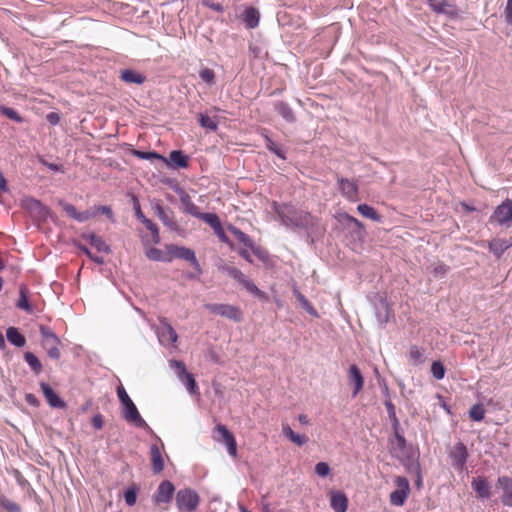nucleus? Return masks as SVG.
<instances>
[{
	"label": "nucleus",
	"instance_id": "16",
	"mask_svg": "<svg viewBox=\"0 0 512 512\" xmlns=\"http://www.w3.org/2000/svg\"><path fill=\"white\" fill-rule=\"evenodd\" d=\"M375 316L381 326H384L392 315V310L386 299L380 297L375 303Z\"/></svg>",
	"mask_w": 512,
	"mask_h": 512
},
{
	"label": "nucleus",
	"instance_id": "64",
	"mask_svg": "<svg viewBox=\"0 0 512 512\" xmlns=\"http://www.w3.org/2000/svg\"><path fill=\"white\" fill-rule=\"evenodd\" d=\"M289 440L298 446H302L308 442V437L294 432L293 436H291Z\"/></svg>",
	"mask_w": 512,
	"mask_h": 512
},
{
	"label": "nucleus",
	"instance_id": "1",
	"mask_svg": "<svg viewBox=\"0 0 512 512\" xmlns=\"http://www.w3.org/2000/svg\"><path fill=\"white\" fill-rule=\"evenodd\" d=\"M273 211L284 226L305 230L311 243H314L315 238L322 236L325 232V228L319 223L318 218L309 212L296 209L292 205L274 202Z\"/></svg>",
	"mask_w": 512,
	"mask_h": 512
},
{
	"label": "nucleus",
	"instance_id": "28",
	"mask_svg": "<svg viewBox=\"0 0 512 512\" xmlns=\"http://www.w3.org/2000/svg\"><path fill=\"white\" fill-rule=\"evenodd\" d=\"M471 486L478 497L488 499L490 497V486L484 477L478 476L472 480Z\"/></svg>",
	"mask_w": 512,
	"mask_h": 512
},
{
	"label": "nucleus",
	"instance_id": "12",
	"mask_svg": "<svg viewBox=\"0 0 512 512\" xmlns=\"http://www.w3.org/2000/svg\"><path fill=\"white\" fill-rule=\"evenodd\" d=\"M337 220L348 229L355 238L362 239L365 236L364 225L355 217L347 214L340 213L337 216Z\"/></svg>",
	"mask_w": 512,
	"mask_h": 512
},
{
	"label": "nucleus",
	"instance_id": "13",
	"mask_svg": "<svg viewBox=\"0 0 512 512\" xmlns=\"http://www.w3.org/2000/svg\"><path fill=\"white\" fill-rule=\"evenodd\" d=\"M427 4L430 7V9L437 14H444L449 18H455L458 16L457 7L454 4L450 3L448 0H428Z\"/></svg>",
	"mask_w": 512,
	"mask_h": 512
},
{
	"label": "nucleus",
	"instance_id": "33",
	"mask_svg": "<svg viewBox=\"0 0 512 512\" xmlns=\"http://www.w3.org/2000/svg\"><path fill=\"white\" fill-rule=\"evenodd\" d=\"M512 246V243H508L505 239H494L489 243L490 251L497 257L500 258L503 253Z\"/></svg>",
	"mask_w": 512,
	"mask_h": 512
},
{
	"label": "nucleus",
	"instance_id": "21",
	"mask_svg": "<svg viewBox=\"0 0 512 512\" xmlns=\"http://www.w3.org/2000/svg\"><path fill=\"white\" fill-rule=\"evenodd\" d=\"M40 388L51 407L64 408L66 406V403L57 395L49 384L41 382Z\"/></svg>",
	"mask_w": 512,
	"mask_h": 512
},
{
	"label": "nucleus",
	"instance_id": "52",
	"mask_svg": "<svg viewBox=\"0 0 512 512\" xmlns=\"http://www.w3.org/2000/svg\"><path fill=\"white\" fill-rule=\"evenodd\" d=\"M137 487L131 486L124 493V499L128 506H134L137 501Z\"/></svg>",
	"mask_w": 512,
	"mask_h": 512
},
{
	"label": "nucleus",
	"instance_id": "29",
	"mask_svg": "<svg viewBox=\"0 0 512 512\" xmlns=\"http://www.w3.org/2000/svg\"><path fill=\"white\" fill-rule=\"evenodd\" d=\"M82 238L89 241L90 244L97 249L98 252L110 253V246L105 243L102 237L96 235L95 233H84Z\"/></svg>",
	"mask_w": 512,
	"mask_h": 512
},
{
	"label": "nucleus",
	"instance_id": "53",
	"mask_svg": "<svg viewBox=\"0 0 512 512\" xmlns=\"http://www.w3.org/2000/svg\"><path fill=\"white\" fill-rule=\"evenodd\" d=\"M143 224L151 232L154 243H160V235L157 225L153 223L150 219H145Z\"/></svg>",
	"mask_w": 512,
	"mask_h": 512
},
{
	"label": "nucleus",
	"instance_id": "19",
	"mask_svg": "<svg viewBox=\"0 0 512 512\" xmlns=\"http://www.w3.org/2000/svg\"><path fill=\"white\" fill-rule=\"evenodd\" d=\"M497 484L503 490V494L501 496L502 504L512 508V478L508 476H500L497 480Z\"/></svg>",
	"mask_w": 512,
	"mask_h": 512
},
{
	"label": "nucleus",
	"instance_id": "30",
	"mask_svg": "<svg viewBox=\"0 0 512 512\" xmlns=\"http://www.w3.org/2000/svg\"><path fill=\"white\" fill-rule=\"evenodd\" d=\"M120 78L122 81L129 84L141 85L145 81V76L132 69H125L121 71Z\"/></svg>",
	"mask_w": 512,
	"mask_h": 512
},
{
	"label": "nucleus",
	"instance_id": "15",
	"mask_svg": "<svg viewBox=\"0 0 512 512\" xmlns=\"http://www.w3.org/2000/svg\"><path fill=\"white\" fill-rule=\"evenodd\" d=\"M337 184L342 195L348 200L354 202L358 199V185L355 181L341 177L337 179Z\"/></svg>",
	"mask_w": 512,
	"mask_h": 512
},
{
	"label": "nucleus",
	"instance_id": "8",
	"mask_svg": "<svg viewBox=\"0 0 512 512\" xmlns=\"http://www.w3.org/2000/svg\"><path fill=\"white\" fill-rule=\"evenodd\" d=\"M448 456L456 470L463 471L466 468L469 453L463 442L459 441L449 448Z\"/></svg>",
	"mask_w": 512,
	"mask_h": 512
},
{
	"label": "nucleus",
	"instance_id": "48",
	"mask_svg": "<svg viewBox=\"0 0 512 512\" xmlns=\"http://www.w3.org/2000/svg\"><path fill=\"white\" fill-rule=\"evenodd\" d=\"M485 415V409L481 404L473 405L469 410V416L473 421L483 420Z\"/></svg>",
	"mask_w": 512,
	"mask_h": 512
},
{
	"label": "nucleus",
	"instance_id": "9",
	"mask_svg": "<svg viewBox=\"0 0 512 512\" xmlns=\"http://www.w3.org/2000/svg\"><path fill=\"white\" fill-rule=\"evenodd\" d=\"M156 333L159 342L164 346L172 347L177 342L178 335L166 318L160 319Z\"/></svg>",
	"mask_w": 512,
	"mask_h": 512
},
{
	"label": "nucleus",
	"instance_id": "35",
	"mask_svg": "<svg viewBox=\"0 0 512 512\" xmlns=\"http://www.w3.org/2000/svg\"><path fill=\"white\" fill-rule=\"evenodd\" d=\"M16 306L27 313L33 311L32 305L28 301V289L25 285H21L19 288V299Z\"/></svg>",
	"mask_w": 512,
	"mask_h": 512
},
{
	"label": "nucleus",
	"instance_id": "57",
	"mask_svg": "<svg viewBox=\"0 0 512 512\" xmlns=\"http://www.w3.org/2000/svg\"><path fill=\"white\" fill-rule=\"evenodd\" d=\"M330 467L326 462H319L315 465V473L320 477H326L330 474Z\"/></svg>",
	"mask_w": 512,
	"mask_h": 512
},
{
	"label": "nucleus",
	"instance_id": "24",
	"mask_svg": "<svg viewBox=\"0 0 512 512\" xmlns=\"http://www.w3.org/2000/svg\"><path fill=\"white\" fill-rule=\"evenodd\" d=\"M176 192L179 195L183 211L196 218L200 212L198 207L192 202L190 195L181 188H178Z\"/></svg>",
	"mask_w": 512,
	"mask_h": 512
},
{
	"label": "nucleus",
	"instance_id": "45",
	"mask_svg": "<svg viewBox=\"0 0 512 512\" xmlns=\"http://www.w3.org/2000/svg\"><path fill=\"white\" fill-rule=\"evenodd\" d=\"M199 124L202 128L208 129L210 131H216L218 129V123L203 113L199 114Z\"/></svg>",
	"mask_w": 512,
	"mask_h": 512
},
{
	"label": "nucleus",
	"instance_id": "2",
	"mask_svg": "<svg viewBox=\"0 0 512 512\" xmlns=\"http://www.w3.org/2000/svg\"><path fill=\"white\" fill-rule=\"evenodd\" d=\"M117 395H118L120 403L123 406V411H122L123 418L127 422L134 424L138 428L150 430L149 425L141 417L136 405L131 400V398L129 397L126 390L123 388V386H120L117 388Z\"/></svg>",
	"mask_w": 512,
	"mask_h": 512
},
{
	"label": "nucleus",
	"instance_id": "61",
	"mask_svg": "<svg viewBox=\"0 0 512 512\" xmlns=\"http://www.w3.org/2000/svg\"><path fill=\"white\" fill-rule=\"evenodd\" d=\"M94 212H96V215H97L98 213L104 214V215H106V216H107V217H108L112 222H114V221H115V219H114V214H113L112 209L110 208V206H106V205H104V206H97V207H95Z\"/></svg>",
	"mask_w": 512,
	"mask_h": 512
},
{
	"label": "nucleus",
	"instance_id": "59",
	"mask_svg": "<svg viewBox=\"0 0 512 512\" xmlns=\"http://www.w3.org/2000/svg\"><path fill=\"white\" fill-rule=\"evenodd\" d=\"M250 249L252 250L253 254L258 257L261 261H266L269 257V254L268 252L261 248L260 246H255L254 244L252 245V247H250Z\"/></svg>",
	"mask_w": 512,
	"mask_h": 512
},
{
	"label": "nucleus",
	"instance_id": "58",
	"mask_svg": "<svg viewBox=\"0 0 512 512\" xmlns=\"http://www.w3.org/2000/svg\"><path fill=\"white\" fill-rule=\"evenodd\" d=\"M39 332L42 340L52 339L54 341L56 334L46 325H40Z\"/></svg>",
	"mask_w": 512,
	"mask_h": 512
},
{
	"label": "nucleus",
	"instance_id": "23",
	"mask_svg": "<svg viewBox=\"0 0 512 512\" xmlns=\"http://www.w3.org/2000/svg\"><path fill=\"white\" fill-rule=\"evenodd\" d=\"M216 430L218 431L224 443L226 444L229 455L236 456L237 445L232 433L226 428V426L222 424H218L216 426Z\"/></svg>",
	"mask_w": 512,
	"mask_h": 512
},
{
	"label": "nucleus",
	"instance_id": "10",
	"mask_svg": "<svg viewBox=\"0 0 512 512\" xmlns=\"http://www.w3.org/2000/svg\"><path fill=\"white\" fill-rule=\"evenodd\" d=\"M205 308L211 313L228 318L235 322L242 320V312L239 307L229 304H206Z\"/></svg>",
	"mask_w": 512,
	"mask_h": 512
},
{
	"label": "nucleus",
	"instance_id": "54",
	"mask_svg": "<svg viewBox=\"0 0 512 512\" xmlns=\"http://www.w3.org/2000/svg\"><path fill=\"white\" fill-rule=\"evenodd\" d=\"M0 113L5 115L9 119L14 120L19 123L22 122V120H23L22 117L18 114V112L10 107L0 106Z\"/></svg>",
	"mask_w": 512,
	"mask_h": 512
},
{
	"label": "nucleus",
	"instance_id": "22",
	"mask_svg": "<svg viewBox=\"0 0 512 512\" xmlns=\"http://www.w3.org/2000/svg\"><path fill=\"white\" fill-rule=\"evenodd\" d=\"M207 223L215 233L224 240L226 238L219 217L214 213H202L200 212L197 217Z\"/></svg>",
	"mask_w": 512,
	"mask_h": 512
},
{
	"label": "nucleus",
	"instance_id": "38",
	"mask_svg": "<svg viewBox=\"0 0 512 512\" xmlns=\"http://www.w3.org/2000/svg\"><path fill=\"white\" fill-rule=\"evenodd\" d=\"M169 158L173 162L175 167H177V168H187L188 167V156L185 155L180 150L171 151Z\"/></svg>",
	"mask_w": 512,
	"mask_h": 512
},
{
	"label": "nucleus",
	"instance_id": "41",
	"mask_svg": "<svg viewBox=\"0 0 512 512\" xmlns=\"http://www.w3.org/2000/svg\"><path fill=\"white\" fill-rule=\"evenodd\" d=\"M409 361L413 365L422 364L424 362L423 350H421L418 346H411L409 351Z\"/></svg>",
	"mask_w": 512,
	"mask_h": 512
},
{
	"label": "nucleus",
	"instance_id": "39",
	"mask_svg": "<svg viewBox=\"0 0 512 512\" xmlns=\"http://www.w3.org/2000/svg\"><path fill=\"white\" fill-rule=\"evenodd\" d=\"M146 257L152 261L171 262L172 256H168V252L164 254L160 249L151 247L146 250Z\"/></svg>",
	"mask_w": 512,
	"mask_h": 512
},
{
	"label": "nucleus",
	"instance_id": "44",
	"mask_svg": "<svg viewBox=\"0 0 512 512\" xmlns=\"http://www.w3.org/2000/svg\"><path fill=\"white\" fill-rule=\"evenodd\" d=\"M408 492H405L403 490H394L391 494H390V502L392 505H395V506H402L407 497H408Z\"/></svg>",
	"mask_w": 512,
	"mask_h": 512
},
{
	"label": "nucleus",
	"instance_id": "47",
	"mask_svg": "<svg viewBox=\"0 0 512 512\" xmlns=\"http://www.w3.org/2000/svg\"><path fill=\"white\" fill-rule=\"evenodd\" d=\"M384 405L386 407L388 417L392 422L393 428L394 429L399 428V421L396 416L394 404L391 402V400L388 399V400H385Z\"/></svg>",
	"mask_w": 512,
	"mask_h": 512
},
{
	"label": "nucleus",
	"instance_id": "14",
	"mask_svg": "<svg viewBox=\"0 0 512 512\" xmlns=\"http://www.w3.org/2000/svg\"><path fill=\"white\" fill-rule=\"evenodd\" d=\"M152 209L162 223L172 231H177L179 226L174 220V213L171 210H165L159 202L152 204Z\"/></svg>",
	"mask_w": 512,
	"mask_h": 512
},
{
	"label": "nucleus",
	"instance_id": "50",
	"mask_svg": "<svg viewBox=\"0 0 512 512\" xmlns=\"http://www.w3.org/2000/svg\"><path fill=\"white\" fill-rule=\"evenodd\" d=\"M134 155L139 159H145V160L159 159L162 161H166L165 157L161 156L160 154H158L157 152H154V151L145 152V151L135 150Z\"/></svg>",
	"mask_w": 512,
	"mask_h": 512
},
{
	"label": "nucleus",
	"instance_id": "32",
	"mask_svg": "<svg viewBox=\"0 0 512 512\" xmlns=\"http://www.w3.org/2000/svg\"><path fill=\"white\" fill-rule=\"evenodd\" d=\"M7 340L16 347H24L26 344L25 337L19 332V330L15 327H9L6 330Z\"/></svg>",
	"mask_w": 512,
	"mask_h": 512
},
{
	"label": "nucleus",
	"instance_id": "62",
	"mask_svg": "<svg viewBox=\"0 0 512 512\" xmlns=\"http://www.w3.org/2000/svg\"><path fill=\"white\" fill-rule=\"evenodd\" d=\"M95 216H96V212H94L92 210H86V211H83V212H78L76 221L80 222V223H83V222H86V221H88L89 219H91V218H93Z\"/></svg>",
	"mask_w": 512,
	"mask_h": 512
},
{
	"label": "nucleus",
	"instance_id": "11",
	"mask_svg": "<svg viewBox=\"0 0 512 512\" xmlns=\"http://www.w3.org/2000/svg\"><path fill=\"white\" fill-rule=\"evenodd\" d=\"M394 431V438L389 440L390 452L393 457L403 461L405 458H409L410 449L405 437L399 433V428L394 429Z\"/></svg>",
	"mask_w": 512,
	"mask_h": 512
},
{
	"label": "nucleus",
	"instance_id": "3",
	"mask_svg": "<svg viewBox=\"0 0 512 512\" xmlns=\"http://www.w3.org/2000/svg\"><path fill=\"white\" fill-rule=\"evenodd\" d=\"M175 500L180 512H193L199 506L200 497L195 490L184 488L177 491Z\"/></svg>",
	"mask_w": 512,
	"mask_h": 512
},
{
	"label": "nucleus",
	"instance_id": "43",
	"mask_svg": "<svg viewBox=\"0 0 512 512\" xmlns=\"http://www.w3.org/2000/svg\"><path fill=\"white\" fill-rule=\"evenodd\" d=\"M230 231L235 236V238L239 242L243 243L247 248L252 247V245L254 244L253 240L246 233L241 231L240 229H238L236 227H231Z\"/></svg>",
	"mask_w": 512,
	"mask_h": 512
},
{
	"label": "nucleus",
	"instance_id": "25",
	"mask_svg": "<svg viewBox=\"0 0 512 512\" xmlns=\"http://www.w3.org/2000/svg\"><path fill=\"white\" fill-rule=\"evenodd\" d=\"M150 458L152 463V471L155 474H159L164 469V459L160 448L157 444H152L150 447Z\"/></svg>",
	"mask_w": 512,
	"mask_h": 512
},
{
	"label": "nucleus",
	"instance_id": "7",
	"mask_svg": "<svg viewBox=\"0 0 512 512\" xmlns=\"http://www.w3.org/2000/svg\"><path fill=\"white\" fill-rule=\"evenodd\" d=\"M170 366L175 369L179 380L185 385L188 392L192 395L198 393V385L194 379L193 374L186 370L185 364L181 361L173 360L170 362Z\"/></svg>",
	"mask_w": 512,
	"mask_h": 512
},
{
	"label": "nucleus",
	"instance_id": "26",
	"mask_svg": "<svg viewBox=\"0 0 512 512\" xmlns=\"http://www.w3.org/2000/svg\"><path fill=\"white\" fill-rule=\"evenodd\" d=\"M275 111L287 122V123H295L296 115L293 109L287 102L277 101L274 103Z\"/></svg>",
	"mask_w": 512,
	"mask_h": 512
},
{
	"label": "nucleus",
	"instance_id": "27",
	"mask_svg": "<svg viewBox=\"0 0 512 512\" xmlns=\"http://www.w3.org/2000/svg\"><path fill=\"white\" fill-rule=\"evenodd\" d=\"M330 505L335 512H346L348 507V499L344 493L332 491Z\"/></svg>",
	"mask_w": 512,
	"mask_h": 512
},
{
	"label": "nucleus",
	"instance_id": "17",
	"mask_svg": "<svg viewBox=\"0 0 512 512\" xmlns=\"http://www.w3.org/2000/svg\"><path fill=\"white\" fill-rule=\"evenodd\" d=\"M248 293H250L253 297L259 299L262 302H267L269 300V296L264 291L260 290L255 283L248 278L245 274L238 281Z\"/></svg>",
	"mask_w": 512,
	"mask_h": 512
},
{
	"label": "nucleus",
	"instance_id": "49",
	"mask_svg": "<svg viewBox=\"0 0 512 512\" xmlns=\"http://www.w3.org/2000/svg\"><path fill=\"white\" fill-rule=\"evenodd\" d=\"M431 373L437 380H441L445 376V367L442 362L434 361L431 365Z\"/></svg>",
	"mask_w": 512,
	"mask_h": 512
},
{
	"label": "nucleus",
	"instance_id": "18",
	"mask_svg": "<svg viewBox=\"0 0 512 512\" xmlns=\"http://www.w3.org/2000/svg\"><path fill=\"white\" fill-rule=\"evenodd\" d=\"M349 383L354 386L352 396L355 397L363 388L364 378L357 365L352 364L348 371Z\"/></svg>",
	"mask_w": 512,
	"mask_h": 512
},
{
	"label": "nucleus",
	"instance_id": "4",
	"mask_svg": "<svg viewBox=\"0 0 512 512\" xmlns=\"http://www.w3.org/2000/svg\"><path fill=\"white\" fill-rule=\"evenodd\" d=\"M174 494V484L169 480H163L152 495V502L154 505L162 507L164 510H166L167 505L172 502Z\"/></svg>",
	"mask_w": 512,
	"mask_h": 512
},
{
	"label": "nucleus",
	"instance_id": "20",
	"mask_svg": "<svg viewBox=\"0 0 512 512\" xmlns=\"http://www.w3.org/2000/svg\"><path fill=\"white\" fill-rule=\"evenodd\" d=\"M22 206L31 214L38 217H45L48 213V209L44 206L41 201L28 197L23 200Z\"/></svg>",
	"mask_w": 512,
	"mask_h": 512
},
{
	"label": "nucleus",
	"instance_id": "6",
	"mask_svg": "<svg viewBox=\"0 0 512 512\" xmlns=\"http://www.w3.org/2000/svg\"><path fill=\"white\" fill-rule=\"evenodd\" d=\"M489 221L491 223L495 222L500 226L510 227L512 223V200L507 198L498 205L490 216Z\"/></svg>",
	"mask_w": 512,
	"mask_h": 512
},
{
	"label": "nucleus",
	"instance_id": "42",
	"mask_svg": "<svg viewBox=\"0 0 512 512\" xmlns=\"http://www.w3.org/2000/svg\"><path fill=\"white\" fill-rule=\"evenodd\" d=\"M264 139H265V147L267 150L274 153L282 160L286 159L284 151L281 148H279L277 146V144L268 135H265Z\"/></svg>",
	"mask_w": 512,
	"mask_h": 512
},
{
	"label": "nucleus",
	"instance_id": "63",
	"mask_svg": "<svg viewBox=\"0 0 512 512\" xmlns=\"http://www.w3.org/2000/svg\"><path fill=\"white\" fill-rule=\"evenodd\" d=\"M505 22L512 25V0H507V4L503 13Z\"/></svg>",
	"mask_w": 512,
	"mask_h": 512
},
{
	"label": "nucleus",
	"instance_id": "5",
	"mask_svg": "<svg viewBox=\"0 0 512 512\" xmlns=\"http://www.w3.org/2000/svg\"><path fill=\"white\" fill-rule=\"evenodd\" d=\"M166 250L168 252V256H172V259L179 258L186 260L191 263L198 274H202V268L196 258L195 252L192 249L171 244L166 246Z\"/></svg>",
	"mask_w": 512,
	"mask_h": 512
},
{
	"label": "nucleus",
	"instance_id": "36",
	"mask_svg": "<svg viewBox=\"0 0 512 512\" xmlns=\"http://www.w3.org/2000/svg\"><path fill=\"white\" fill-rule=\"evenodd\" d=\"M357 211L363 216L368 219H371L375 222H380L382 219V216L377 213V211L368 204H359L357 206Z\"/></svg>",
	"mask_w": 512,
	"mask_h": 512
},
{
	"label": "nucleus",
	"instance_id": "37",
	"mask_svg": "<svg viewBox=\"0 0 512 512\" xmlns=\"http://www.w3.org/2000/svg\"><path fill=\"white\" fill-rule=\"evenodd\" d=\"M24 357V360L25 362L28 364V366L31 368V370L36 374H40L42 372V364L40 362V360L38 359V357L30 352V351H27L24 353L23 355Z\"/></svg>",
	"mask_w": 512,
	"mask_h": 512
},
{
	"label": "nucleus",
	"instance_id": "40",
	"mask_svg": "<svg viewBox=\"0 0 512 512\" xmlns=\"http://www.w3.org/2000/svg\"><path fill=\"white\" fill-rule=\"evenodd\" d=\"M218 269L222 271L223 273H226L231 278L235 279L236 281H239V279L244 274L241 270L236 268L235 266L228 265L225 263H222L218 266Z\"/></svg>",
	"mask_w": 512,
	"mask_h": 512
},
{
	"label": "nucleus",
	"instance_id": "55",
	"mask_svg": "<svg viewBox=\"0 0 512 512\" xmlns=\"http://www.w3.org/2000/svg\"><path fill=\"white\" fill-rule=\"evenodd\" d=\"M199 77L203 82H205L209 85L214 84L215 73L212 69H209V68L202 69L199 72Z\"/></svg>",
	"mask_w": 512,
	"mask_h": 512
},
{
	"label": "nucleus",
	"instance_id": "34",
	"mask_svg": "<svg viewBox=\"0 0 512 512\" xmlns=\"http://www.w3.org/2000/svg\"><path fill=\"white\" fill-rule=\"evenodd\" d=\"M293 294L296 297V299L299 301L301 307L311 316L318 318L319 314L316 311V309L313 307V305L310 303V301L295 287L293 289Z\"/></svg>",
	"mask_w": 512,
	"mask_h": 512
},
{
	"label": "nucleus",
	"instance_id": "51",
	"mask_svg": "<svg viewBox=\"0 0 512 512\" xmlns=\"http://www.w3.org/2000/svg\"><path fill=\"white\" fill-rule=\"evenodd\" d=\"M431 267H432L431 272L436 278L445 277L446 274L450 270V267L444 263H436V264H433Z\"/></svg>",
	"mask_w": 512,
	"mask_h": 512
},
{
	"label": "nucleus",
	"instance_id": "56",
	"mask_svg": "<svg viewBox=\"0 0 512 512\" xmlns=\"http://www.w3.org/2000/svg\"><path fill=\"white\" fill-rule=\"evenodd\" d=\"M58 203L69 217H71L74 220L77 219L78 211L72 204L64 200H59Z\"/></svg>",
	"mask_w": 512,
	"mask_h": 512
},
{
	"label": "nucleus",
	"instance_id": "60",
	"mask_svg": "<svg viewBox=\"0 0 512 512\" xmlns=\"http://www.w3.org/2000/svg\"><path fill=\"white\" fill-rule=\"evenodd\" d=\"M395 483H396V486H397L398 490H403V491L409 493L410 485H409V481H408L407 478L402 477V476H398L396 478V480H395Z\"/></svg>",
	"mask_w": 512,
	"mask_h": 512
},
{
	"label": "nucleus",
	"instance_id": "46",
	"mask_svg": "<svg viewBox=\"0 0 512 512\" xmlns=\"http://www.w3.org/2000/svg\"><path fill=\"white\" fill-rule=\"evenodd\" d=\"M0 506L7 512H21V507L4 495H0Z\"/></svg>",
	"mask_w": 512,
	"mask_h": 512
},
{
	"label": "nucleus",
	"instance_id": "31",
	"mask_svg": "<svg viewBox=\"0 0 512 512\" xmlns=\"http://www.w3.org/2000/svg\"><path fill=\"white\" fill-rule=\"evenodd\" d=\"M259 12L254 7H248L243 13V21L247 28L253 29L258 26L259 23Z\"/></svg>",
	"mask_w": 512,
	"mask_h": 512
}]
</instances>
